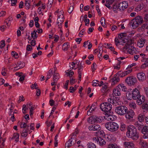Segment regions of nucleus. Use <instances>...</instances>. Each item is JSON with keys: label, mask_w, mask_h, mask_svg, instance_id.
I'll use <instances>...</instances> for the list:
<instances>
[{"label": "nucleus", "mask_w": 148, "mask_h": 148, "mask_svg": "<svg viewBox=\"0 0 148 148\" xmlns=\"http://www.w3.org/2000/svg\"><path fill=\"white\" fill-rule=\"evenodd\" d=\"M126 135L128 138L133 140H136L139 138V134L135 127L130 128L128 129Z\"/></svg>", "instance_id": "obj_1"}, {"label": "nucleus", "mask_w": 148, "mask_h": 148, "mask_svg": "<svg viewBox=\"0 0 148 148\" xmlns=\"http://www.w3.org/2000/svg\"><path fill=\"white\" fill-rule=\"evenodd\" d=\"M143 18L141 16H138L132 20L130 23V25L132 28L135 29L143 22Z\"/></svg>", "instance_id": "obj_2"}, {"label": "nucleus", "mask_w": 148, "mask_h": 148, "mask_svg": "<svg viewBox=\"0 0 148 148\" xmlns=\"http://www.w3.org/2000/svg\"><path fill=\"white\" fill-rule=\"evenodd\" d=\"M106 128L110 132L116 131L119 128L118 125L114 122H110L106 123L105 124Z\"/></svg>", "instance_id": "obj_3"}, {"label": "nucleus", "mask_w": 148, "mask_h": 148, "mask_svg": "<svg viewBox=\"0 0 148 148\" xmlns=\"http://www.w3.org/2000/svg\"><path fill=\"white\" fill-rule=\"evenodd\" d=\"M115 112L118 114L124 115L127 112V108L124 106H121L116 107L114 109Z\"/></svg>", "instance_id": "obj_4"}, {"label": "nucleus", "mask_w": 148, "mask_h": 148, "mask_svg": "<svg viewBox=\"0 0 148 148\" xmlns=\"http://www.w3.org/2000/svg\"><path fill=\"white\" fill-rule=\"evenodd\" d=\"M112 105L108 102L102 103L100 105L101 110L106 113H112L111 111Z\"/></svg>", "instance_id": "obj_5"}, {"label": "nucleus", "mask_w": 148, "mask_h": 148, "mask_svg": "<svg viewBox=\"0 0 148 148\" xmlns=\"http://www.w3.org/2000/svg\"><path fill=\"white\" fill-rule=\"evenodd\" d=\"M103 120V118L101 116H97L93 115L89 117L87 120V121L89 123L93 122L95 123H100Z\"/></svg>", "instance_id": "obj_6"}, {"label": "nucleus", "mask_w": 148, "mask_h": 148, "mask_svg": "<svg viewBox=\"0 0 148 148\" xmlns=\"http://www.w3.org/2000/svg\"><path fill=\"white\" fill-rule=\"evenodd\" d=\"M125 82L129 86L134 85L137 82L136 78L133 76L128 77L125 80Z\"/></svg>", "instance_id": "obj_7"}, {"label": "nucleus", "mask_w": 148, "mask_h": 148, "mask_svg": "<svg viewBox=\"0 0 148 148\" xmlns=\"http://www.w3.org/2000/svg\"><path fill=\"white\" fill-rule=\"evenodd\" d=\"M76 143V140L74 139V137H71V139L69 140L65 144V148L67 147L68 148H70V147Z\"/></svg>", "instance_id": "obj_8"}, {"label": "nucleus", "mask_w": 148, "mask_h": 148, "mask_svg": "<svg viewBox=\"0 0 148 148\" xmlns=\"http://www.w3.org/2000/svg\"><path fill=\"white\" fill-rule=\"evenodd\" d=\"M88 129L90 130L93 131H97L99 132L100 130L101 127L100 126L98 125L94 124L93 125L89 126L88 127Z\"/></svg>", "instance_id": "obj_9"}, {"label": "nucleus", "mask_w": 148, "mask_h": 148, "mask_svg": "<svg viewBox=\"0 0 148 148\" xmlns=\"http://www.w3.org/2000/svg\"><path fill=\"white\" fill-rule=\"evenodd\" d=\"M133 99L136 100L138 98V97L140 96V92L139 91L137 88H135L133 89L132 91Z\"/></svg>", "instance_id": "obj_10"}, {"label": "nucleus", "mask_w": 148, "mask_h": 148, "mask_svg": "<svg viewBox=\"0 0 148 148\" xmlns=\"http://www.w3.org/2000/svg\"><path fill=\"white\" fill-rule=\"evenodd\" d=\"M128 6L127 2L123 1L119 4V8L120 11H123L127 8Z\"/></svg>", "instance_id": "obj_11"}, {"label": "nucleus", "mask_w": 148, "mask_h": 148, "mask_svg": "<svg viewBox=\"0 0 148 148\" xmlns=\"http://www.w3.org/2000/svg\"><path fill=\"white\" fill-rule=\"evenodd\" d=\"M141 132L144 134L143 136L144 138H148V126H144Z\"/></svg>", "instance_id": "obj_12"}, {"label": "nucleus", "mask_w": 148, "mask_h": 148, "mask_svg": "<svg viewBox=\"0 0 148 148\" xmlns=\"http://www.w3.org/2000/svg\"><path fill=\"white\" fill-rule=\"evenodd\" d=\"M136 102L138 105H140L145 102L146 101L145 100V97L144 95H141L138 97V98L137 99Z\"/></svg>", "instance_id": "obj_13"}, {"label": "nucleus", "mask_w": 148, "mask_h": 148, "mask_svg": "<svg viewBox=\"0 0 148 148\" xmlns=\"http://www.w3.org/2000/svg\"><path fill=\"white\" fill-rule=\"evenodd\" d=\"M137 77L139 81L143 82L146 79V76L145 74L143 72L138 73Z\"/></svg>", "instance_id": "obj_14"}, {"label": "nucleus", "mask_w": 148, "mask_h": 148, "mask_svg": "<svg viewBox=\"0 0 148 148\" xmlns=\"http://www.w3.org/2000/svg\"><path fill=\"white\" fill-rule=\"evenodd\" d=\"M64 18L63 15L61 13H59L58 15V18L57 23V24H62L64 21Z\"/></svg>", "instance_id": "obj_15"}, {"label": "nucleus", "mask_w": 148, "mask_h": 148, "mask_svg": "<svg viewBox=\"0 0 148 148\" xmlns=\"http://www.w3.org/2000/svg\"><path fill=\"white\" fill-rule=\"evenodd\" d=\"M134 114V113L133 110L129 111L128 110L127 112L125 114V117L127 119H130L132 118Z\"/></svg>", "instance_id": "obj_16"}, {"label": "nucleus", "mask_w": 148, "mask_h": 148, "mask_svg": "<svg viewBox=\"0 0 148 148\" xmlns=\"http://www.w3.org/2000/svg\"><path fill=\"white\" fill-rule=\"evenodd\" d=\"M25 63L24 62L21 61L17 62L16 66L14 68V70L16 71H17L19 69H22L25 66Z\"/></svg>", "instance_id": "obj_17"}, {"label": "nucleus", "mask_w": 148, "mask_h": 148, "mask_svg": "<svg viewBox=\"0 0 148 148\" xmlns=\"http://www.w3.org/2000/svg\"><path fill=\"white\" fill-rule=\"evenodd\" d=\"M135 125L136 129L139 130H141V131L144 126L143 124L141 122L138 121L136 122L135 123Z\"/></svg>", "instance_id": "obj_18"}, {"label": "nucleus", "mask_w": 148, "mask_h": 148, "mask_svg": "<svg viewBox=\"0 0 148 148\" xmlns=\"http://www.w3.org/2000/svg\"><path fill=\"white\" fill-rule=\"evenodd\" d=\"M127 52L131 55H133L134 53H136L137 51L134 46L131 45L129 49L127 50Z\"/></svg>", "instance_id": "obj_19"}, {"label": "nucleus", "mask_w": 148, "mask_h": 148, "mask_svg": "<svg viewBox=\"0 0 148 148\" xmlns=\"http://www.w3.org/2000/svg\"><path fill=\"white\" fill-rule=\"evenodd\" d=\"M145 115L143 113H141L138 115V119L139 122H142L144 121L145 118Z\"/></svg>", "instance_id": "obj_20"}, {"label": "nucleus", "mask_w": 148, "mask_h": 148, "mask_svg": "<svg viewBox=\"0 0 148 148\" xmlns=\"http://www.w3.org/2000/svg\"><path fill=\"white\" fill-rule=\"evenodd\" d=\"M131 89L130 91H128L126 93V96L127 99L128 100H131L132 99H133V97L132 96V93H131L132 91H131Z\"/></svg>", "instance_id": "obj_21"}, {"label": "nucleus", "mask_w": 148, "mask_h": 148, "mask_svg": "<svg viewBox=\"0 0 148 148\" xmlns=\"http://www.w3.org/2000/svg\"><path fill=\"white\" fill-rule=\"evenodd\" d=\"M124 145L125 147L127 148H133L134 146V144L133 143L125 142H124Z\"/></svg>", "instance_id": "obj_22"}, {"label": "nucleus", "mask_w": 148, "mask_h": 148, "mask_svg": "<svg viewBox=\"0 0 148 148\" xmlns=\"http://www.w3.org/2000/svg\"><path fill=\"white\" fill-rule=\"evenodd\" d=\"M117 88H119L120 90H121L122 91L126 92L127 90V89L126 86L123 84H121L117 86Z\"/></svg>", "instance_id": "obj_23"}, {"label": "nucleus", "mask_w": 148, "mask_h": 148, "mask_svg": "<svg viewBox=\"0 0 148 148\" xmlns=\"http://www.w3.org/2000/svg\"><path fill=\"white\" fill-rule=\"evenodd\" d=\"M142 108L145 110H148V101H145L142 104Z\"/></svg>", "instance_id": "obj_24"}, {"label": "nucleus", "mask_w": 148, "mask_h": 148, "mask_svg": "<svg viewBox=\"0 0 148 148\" xmlns=\"http://www.w3.org/2000/svg\"><path fill=\"white\" fill-rule=\"evenodd\" d=\"M113 92L115 96H120L121 94L119 88H117V86L116 88L113 90Z\"/></svg>", "instance_id": "obj_25"}, {"label": "nucleus", "mask_w": 148, "mask_h": 148, "mask_svg": "<svg viewBox=\"0 0 148 148\" xmlns=\"http://www.w3.org/2000/svg\"><path fill=\"white\" fill-rule=\"evenodd\" d=\"M119 80V78L118 77L115 76L113 79L112 82V85H114Z\"/></svg>", "instance_id": "obj_26"}, {"label": "nucleus", "mask_w": 148, "mask_h": 148, "mask_svg": "<svg viewBox=\"0 0 148 148\" xmlns=\"http://www.w3.org/2000/svg\"><path fill=\"white\" fill-rule=\"evenodd\" d=\"M95 105L92 104L89 110L87 112V114H90V113L94 111L96 109V107H95Z\"/></svg>", "instance_id": "obj_27"}, {"label": "nucleus", "mask_w": 148, "mask_h": 148, "mask_svg": "<svg viewBox=\"0 0 148 148\" xmlns=\"http://www.w3.org/2000/svg\"><path fill=\"white\" fill-rule=\"evenodd\" d=\"M37 32V31L36 30H35L33 31V32H32L31 33V35L32 37L34 39H36L38 37L37 35L36 34Z\"/></svg>", "instance_id": "obj_28"}, {"label": "nucleus", "mask_w": 148, "mask_h": 148, "mask_svg": "<svg viewBox=\"0 0 148 148\" xmlns=\"http://www.w3.org/2000/svg\"><path fill=\"white\" fill-rule=\"evenodd\" d=\"M106 114H107V115H108V116H106L107 118H106L108 120H111L112 121L113 120V117L112 115V113H110L109 114L108 113H106Z\"/></svg>", "instance_id": "obj_29"}, {"label": "nucleus", "mask_w": 148, "mask_h": 148, "mask_svg": "<svg viewBox=\"0 0 148 148\" xmlns=\"http://www.w3.org/2000/svg\"><path fill=\"white\" fill-rule=\"evenodd\" d=\"M28 1H29V0H25V6L27 9H29V8L30 6V1L28 2Z\"/></svg>", "instance_id": "obj_30"}, {"label": "nucleus", "mask_w": 148, "mask_h": 148, "mask_svg": "<svg viewBox=\"0 0 148 148\" xmlns=\"http://www.w3.org/2000/svg\"><path fill=\"white\" fill-rule=\"evenodd\" d=\"M144 7V5L143 3H141L139 5H138L137 7L136 8V9L140 11L142 10Z\"/></svg>", "instance_id": "obj_31"}, {"label": "nucleus", "mask_w": 148, "mask_h": 148, "mask_svg": "<svg viewBox=\"0 0 148 148\" xmlns=\"http://www.w3.org/2000/svg\"><path fill=\"white\" fill-rule=\"evenodd\" d=\"M107 84H108V83H106V84L104 85V86H102V89L101 90L102 92H105L108 90V89L106 85Z\"/></svg>", "instance_id": "obj_32"}, {"label": "nucleus", "mask_w": 148, "mask_h": 148, "mask_svg": "<svg viewBox=\"0 0 148 148\" xmlns=\"http://www.w3.org/2000/svg\"><path fill=\"white\" fill-rule=\"evenodd\" d=\"M119 9V5H117L116 4H115L113 5L112 7V10L114 12H117V10H118Z\"/></svg>", "instance_id": "obj_33"}, {"label": "nucleus", "mask_w": 148, "mask_h": 148, "mask_svg": "<svg viewBox=\"0 0 148 148\" xmlns=\"http://www.w3.org/2000/svg\"><path fill=\"white\" fill-rule=\"evenodd\" d=\"M98 133L99 135V137L103 138L105 136V134L102 130L98 132Z\"/></svg>", "instance_id": "obj_34"}, {"label": "nucleus", "mask_w": 148, "mask_h": 148, "mask_svg": "<svg viewBox=\"0 0 148 148\" xmlns=\"http://www.w3.org/2000/svg\"><path fill=\"white\" fill-rule=\"evenodd\" d=\"M87 145L88 148H96V146L92 143H88Z\"/></svg>", "instance_id": "obj_35"}, {"label": "nucleus", "mask_w": 148, "mask_h": 148, "mask_svg": "<svg viewBox=\"0 0 148 148\" xmlns=\"http://www.w3.org/2000/svg\"><path fill=\"white\" fill-rule=\"evenodd\" d=\"M31 87L32 89H37L38 88L36 83H35L34 84H32L31 86Z\"/></svg>", "instance_id": "obj_36"}, {"label": "nucleus", "mask_w": 148, "mask_h": 148, "mask_svg": "<svg viewBox=\"0 0 148 148\" xmlns=\"http://www.w3.org/2000/svg\"><path fill=\"white\" fill-rule=\"evenodd\" d=\"M113 106H117L119 105V101H118L116 100H113L112 102V103Z\"/></svg>", "instance_id": "obj_37"}, {"label": "nucleus", "mask_w": 148, "mask_h": 148, "mask_svg": "<svg viewBox=\"0 0 148 148\" xmlns=\"http://www.w3.org/2000/svg\"><path fill=\"white\" fill-rule=\"evenodd\" d=\"M108 148H119L116 144H109Z\"/></svg>", "instance_id": "obj_38"}, {"label": "nucleus", "mask_w": 148, "mask_h": 148, "mask_svg": "<svg viewBox=\"0 0 148 148\" xmlns=\"http://www.w3.org/2000/svg\"><path fill=\"white\" fill-rule=\"evenodd\" d=\"M141 145L144 148H148V144L145 141L142 142Z\"/></svg>", "instance_id": "obj_39"}, {"label": "nucleus", "mask_w": 148, "mask_h": 148, "mask_svg": "<svg viewBox=\"0 0 148 148\" xmlns=\"http://www.w3.org/2000/svg\"><path fill=\"white\" fill-rule=\"evenodd\" d=\"M127 43L126 44L128 45L129 46H130L131 45H132L133 43V41L131 39L128 40H127Z\"/></svg>", "instance_id": "obj_40"}, {"label": "nucleus", "mask_w": 148, "mask_h": 148, "mask_svg": "<svg viewBox=\"0 0 148 148\" xmlns=\"http://www.w3.org/2000/svg\"><path fill=\"white\" fill-rule=\"evenodd\" d=\"M117 74L119 76L121 77H123L125 76V74L124 72H121V71L118 72Z\"/></svg>", "instance_id": "obj_41"}, {"label": "nucleus", "mask_w": 148, "mask_h": 148, "mask_svg": "<svg viewBox=\"0 0 148 148\" xmlns=\"http://www.w3.org/2000/svg\"><path fill=\"white\" fill-rule=\"evenodd\" d=\"M59 78V77L58 75V74L56 73H55L54 72V74L53 75V78H54L55 79L58 80Z\"/></svg>", "instance_id": "obj_42"}, {"label": "nucleus", "mask_w": 148, "mask_h": 148, "mask_svg": "<svg viewBox=\"0 0 148 148\" xmlns=\"http://www.w3.org/2000/svg\"><path fill=\"white\" fill-rule=\"evenodd\" d=\"M105 19L104 17H102L101 18L100 22L101 25L104 27L105 25Z\"/></svg>", "instance_id": "obj_43"}, {"label": "nucleus", "mask_w": 148, "mask_h": 148, "mask_svg": "<svg viewBox=\"0 0 148 148\" xmlns=\"http://www.w3.org/2000/svg\"><path fill=\"white\" fill-rule=\"evenodd\" d=\"M5 45V41L4 40H2L0 42V48L1 49L3 48Z\"/></svg>", "instance_id": "obj_44"}, {"label": "nucleus", "mask_w": 148, "mask_h": 148, "mask_svg": "<svg viewBox=\"0 0 148 148\" xmlns=\"http://www.w3.org/2000/svg\"><path fill=\"white\" fill-rule=\"evenodd\" d=\"M99 81L97 80H93L92 82V85L93 86H98V84H99Z\"/></svg>", "instance_id": "obj_45"}, {"label": "nucleus", "mask_w": 148, "mask_h": 148, "mask_svg": "<svg viewBox=\"0 0 148 148\" xmlns=\"http://www.w3.org/2000/svg\"><path fill=\"white\" fill-rule=\"evenodd\" d=\"M11 54L13 56H14L16 58L18 57V54L14 51H12V52Z\"/></svg>", "instance_id": "obj_46"}, {"label": "nucleus", "mask_w": 148, "mask_h": 148, "mask_svg": "<svg viewBox=\"0 0 148 148\" xmlns=\"http://www.w3.org/2000/svg\"><path fill=\"white\" fill-rule=\"evenodd\" d=\"M53 74L52 71L51 69H50L48 72L47 77H48V78H50L51 77V75Z\"/></svg>", "instance_id": "obj_47"}, {"label": "nucleus", "mask_w": 148, "mask_h": 148, "mask_svg": "<svg viewBox=\"0 0 148 148\" xmlns=\"http://www.w3.org/2000/svg\"><path fill=\"white\" fill-rule=\"evenodd\" d=\"M126 34L125 33H121L118 35V37L119 38L124 37L126 38Z\"/></svg>", "instance_id": "obj_48"}, {"label": "nucleus", "mask_w": 148, "mask_h": 148, "mask_svg": "<svg viewBox=\"0 0 148 148\" xmlns=\"http://www.w3.org/2000/svg\"><path fill=\"white\" fill-rule=\"evenodd\" d=\"M24 100L25 99L23 96H20L19 97V100L18 101V103H20L21 101H24Z\"/></svg>", "instance_id": "obj_49"}, {"label": "nucleus", "mask_w": 148, "mask_h": 148, "mask_svg": "<svg viewBox=\"0 0 148 148\" xmlns=\"http://www.w3.org/2000/svg\"><path fill=\"white\" fill-rule=\"evenodd\" d=\"M83 66L82 65V62H81L79 65V66H78V71H82L83 70Z\"/></svg>", "instance_id": "obj_50"}, {"label": "nucleus", "mask_w": 148, "mask_h": 148, "mask_svg": "<svg viewBox=\"0 0 148 148\" xmlns=\"http://www.w3.org/2000/svg\"><path fill=\"white\" fill-rule=\"evenodd\" d=\"M130 47V46L127 45H125V46L123 47V51L124 52H125V51L126 50L128 49H129Z\"/></svg>", "instance_id": "obj_51"}, {"label": "nucleus", "mask_w": 148, "mask_h": 148, "mask_svg": "<svg viewBox=\"0 0 148 148\" xmlns=\"http://www.w3.org/2000/svg\"><path fill=\"white\" fill-rule=\"evenodd\" d=\"M53 0H48V2L47 4V6L51 7V4L53 3Z\"/></svg>", "instance_id": "obj_52"}, {"label": "nucleus", "mask_w": 148, "mask_h": 148, "mask_svg": "<svg viewBox=\"0 0 148 148\" xmlns=\"http://www.w3.org/2000/svg\"><path fill=\"white\" fill-rule=\"evenodd\" d=\"M145 63L143 65V66H144L145 65V67L148 66V58H145Z\"/></svg>", "instance_id": "obj_53"}, {"label": "nucleus", "mask_w": 148, "mask_h": 148, "mask_svg": "<svg viewBox=\"0 0 148 148\" xmlns=\"http://www.w3.org/2000/svg\"><path fill=\"white\" fill-rule=\"evenodd\" d=\"M8 107L10 108V111L13 110L14 107V106L13 105L12 103H11V104L10 105H8Z\"/></svg>", "instance_id": "obj_54"}, {"label": "nucleus", "mask_w": 148, "mask_h": 148, "mask_svg": "<svg viewBox=\"0 0 148 148\" xmlns=\"http://www.w3.org/2000/svg\"><path fill=\"white\" fill-rule=\"evenodd\" d=\"M73 6H71L70 7L68 11V12L69 13H71L73 11Z\"/></svg>", "instance_id": "obj_55"}, {"label": "nucleus", "mask_w": 148, "mask_h": 148, "mask_svg": "<svg viewBox=\"0 0 148 148\" xmlns=\"http://www.w3.org/2000/svg\"><path fill=\"white\" fill-rule=\"evenodd\" d=\"M144 45V43H143L142 42H141L140 41L138 42V45L140 47H143Z\"/></svg>", "instance_id": "obj_56"}, {"label": "nucleus", "mask_w": 148, "mask_h": 148, "mask_svg": "<svg viewBox=\"0 0 148 148\" xmlns=\"http://www.w3.org/2000/svg\"><path fill=\"white\" fill-rule=\"evenodd\" d=\"M27 125L26 123H22L21 124V128H25L27 127Z\"/></svg>", "instance_id": "obj_57"}, {"label": "nucleus", "mask_w": 148, "mask_h": 148, "mask_svg": "<svg viewBox=\"0 0 148 148\" xmlns=\"http://www.w3.org/2000/svg\"><path fill=\"white\" fill-rule=\"evenodd\" d=\"M36 90H36V95L37 96H40V93H41L40 90V89H39V88H38Z\"/></svg>", "instance_id": "obj_58"}, {"label": "nucleus", "mask_w": 148, "mask_h": 148, "mask_svg": "<svg viewBox=\"0 0 148 148\" xmlns=\"http://www.w3.org/2000/svg\"><path fill=\"white\" fill-rule=\"evenodd\" d=\"M32 49V47L29 45H28L27 46L26 50L27 51H30Z\"/></svg>", "instance_id": "obj_59"}, {"label": "nucleus", "mask_w": 148, "mask_h": 148, "mask_svg": "<svg viewBox=\"0 0 148 148\" xmlns=\"http://www.w3.org/2000/svg\"><path fill=\"white\" fill-rule=\"evenodd\" d=\"M30 44L32 46H34L36 44V41L34 40H32Z\"/></svg>", "instance_id": "obj_60"}, {"label": "nucleus", "mask_w": 148, "mask_h": 148, "mask_svg": "<svg viewBox=\"0 0 148 148\" xmlns=\"http://www.w3.org/2000/svg\"><path fill=\"white\" fill-rule=\"evenodd\" d=\"M132 71V69L129 70L127 71H124V73H125V75H127L128 74L130 73Z\"/></svg>", "instance_id": "obj_61"}, {"label": "nucleus", "mask_w": 148, "mask_h": 148, "mask_svg": "<svg viewBox=\"0 0 148 148\" xmlns=\"http://www.w3.org/2000/svg\"><path fill=\"white\" fill-rule=\"evenodd\" d=\"M125 126L124 124L122 125H121L120 129L122 131H123L125 129Z\"/></svg>", "instance_id": "obj_62"}, {"label": "nucleus", "mask_w": 148, "mask_h": 148, "mask_svg": "<svg viewBox=\"0 0 148 148\" xmlns=\"http://www.w3.org/2000/svg\"><path fill=\"white\" fill-rule=\"evenodd\" d=\"M144 19L145 21H148V13L145 14Z\"/></svg>", "instance_id": "obj_63"}, {"label": "nucleus", "mask_w": 148, "mask_h": 148, "mask_svg": "<svg viewBox=\"0 0 148 148\" xmlns=\"http://www.w3.org/2000/svg\"><path fill=\"white\" fill-rule=\"evenodd\" d=\"M145 92L146 96H148V88L146 87L145 88Z\"/></svg>", "instance_id": "obj_64"}]
</instances>
